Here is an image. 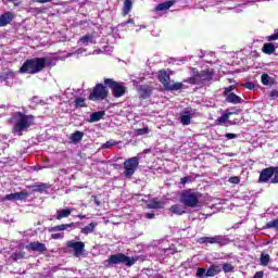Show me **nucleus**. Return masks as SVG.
I'll return each instance as SVG.
<instances>
[{
  "mask_svg": "<svg viewBox=\"0 0 278 278\" xmlns=\"http://www.w3.org/2000/svg\"><path fill=\"white\" fill-rule=\"evenodd\" d=\"M233 90H236V85H230L224 89V97H227L229 94H233Z\"/></svg>",
  "mask_w": 278,
  "mask_h": 278,
  "instance_id": "36",
  "label": "nucleus"
},
{
  "mask_svg": "<svg viewBox=\"0 0 278 278\" xmlns=\"http://www.w3.org/2000/svg\"><path fill=\"white\" fill-rule=\"evenodd\" d=\"M73 212V208H63L56 211V220H62V218H68V215Z\"/></svg>",
  "mask_w": 278,
  "mask_h": 278,
  "instance_id": "24",
  "label": "nucleus"
},
{
  "mask_svg": "<svg viewBox=\"0 0 278 278\" xmlns=\"http://www.w3.org/2000/svg\"><path fill=\"white\" fill-rule=\"evenodd\" d=\"M91 198L93 199V202L98 207L101 206V201H99V198L97 195H92Z\"/></svg>",
  "mask_w": 278,
  "mask_h": 278,
  "instance_id": "51",
  "label": "nucleus"
},
{
  "mask_svg": "<svg viewBox=\"0 0 278 278\" xmlns=\"http://www.w3.org/2000/svg\"><path fill=\"white\" fill-rule=\"evenodd\" d=\"M261 81H262L263 86H270V77L268 76V74L264 73L261 76Z\"/></svg>",
  "mask_w": 278,
  "mask_h": 278,
  "instance_id": "38",
  "label": "nucleus"
},
{
  "mask_svg": "<svg viewBox=\"0 0 278 278\" xmlns=\"http://www.w3.org/2000/svg\"><path fill=\"white\" fill-rule=\"evenodd\" d=\"M169 212L176 216H184V214H186V207L181 204H174L169 207Z\"/></svg>",
  "mask_w": 278,
  "mask_h": 278,
  "instance_id": "18",
  "label": "nucleus"
},
{
  "mask_svg": "<svg viewBox=\"0 0 278 278\" xmlns=\"http://www.w3.org/2000/svg\"><path fill=\"white\" fill-rule=\"evenodd\" d=\"M74 108H76V110L78 108H88V104H86V99L81 98V97H77L74 100Z\"/></svg>",
  "mask_w": 278,
  "mask_h": 278,
  "instance_id": "28",
  "label": "nucleus"
},
{
  "mask_svg": "<svg viewBox=\"0 0 278 278\" xmlns=\"http://www.w3.org/2000/svg\"><path fill=\"white\" fill-rule=\"evenodd\" d=\"M132 8H134V2H131V0H125L124 7H123V16H127V14L131 12Z\"/></svg>",
  "mask_w": 278,
  "mask_h": 278,
  "instance_id": "26",
  "label": "nucleus"
},
{
  "mask_svg": "<svg viewBox=\"0 0 278 278\" xmlns=\"http://www.w3.org/2000/svg\"><path fill=\"white\" fill-rule=\"evenodd\" d=\"M36 3H51V0H35Z\"/></svg>",
  "mask_w": 278,
  "mask_h": 278,
  "instance_id": "56",
  "label": "nucleus"
},
{
  "mask_svg": "<svg viewBox=\"0 0 278 278\" xmlns=\"http://www.w3.org/2000/svg\"><path fill=\"white\" fill-rule=\"evenodd\" d=\"M212 79H214V70L206 68L201 72H193V75L187 79V83L192 86H203V84H207Z\"/></svg>",
  "mask_w": 278,
  "mask_h": 278,
  "instance_id": "4",
  "label": "nucleus"
},
{
  "mask_svg": "<svg viewBox=\"0 0 278 278\" xmlns=\"http://www.w3.org/2000/svg\"><path fill=\"white\" fill-rule=\"evenodd\" d=\"M229 184H235V185H238L240 184V177L238 176H232L228 179Z\"/></svg>",
  "mask_w": 278,
  "mask_h": 278,
  "instance_id": "47",
  "label": "nucleus"
},
{
  "mask_svg": "<svg viewBox=\"0 0 278 278\" xmlns=\"http://www.w3.org/2000/svg\"><path fill=\"white\" fill-rule=\"evenodd\" d=\"M180 184H181L182 186H186V185L188 184V177H182V178L180 179Z\"/></svg>",
  "mask_w": 278,
  "mask_h": 278,
  "instance_id": "55",
  "label": "nucleus"
},
{
  "mask_svg": "<svg viewBox=\"0 0 278 278\" xmlns=\"http://www.w3.org/2000/svg\"><path fill=\"white\" fill-rule=\"evenodd\" d=\"M138 261V256H127L124 253H117L112 254L106 260L108 267L118 265V264H125L127 268H131L134 264Z\"/></svg>",
  "mask_w": 278,
  "mask_h": 278,
  "instance_id": "5",
  "label": "nucleus"
},
{
  "mask_svg": "<svg viewBox=\"0 0 278 278\" xmlns=\"http://www.w3.org/2000/svg\"><path fill=\"white\" fill-rule=\"evenodd\" d=\"M104 86L109 87V90L112 91V96L115 99H121L127 94V86L125 83L116 81L113 78H104Z\"/></svg>",
  "mask_w": 278,
  "mask_h": 278,
  "instance_id": "6",
  "label": "nucleus"
},
{
  "mask_svg": "<svg viewBox=\"0 0 278 278\" xmlns=\"http://www.w3.org/2000/svg\"><path fill=\"white\" fill-rule=\"evenodd\" d=\"M271 184H278V166L274 167V178L271 179Z\"/></svg>",
  "mask_w": 278,
  "mask_h": 278,
  "instance_id": "45",
  "label": "nucleus"
},
{
  "mask_svg": "<svg viewBox=\"0 0 278 278\" xmlns=\"http://www.w3.org/2000/svg\"><path fill=\"white\" fill-rule=\"evenodd\" d=\"M267 42H275V40H278V28L275 29L273 35H269L266 37Z\"/></svg>",
  "mask_w": 278,
  "mask_h": 278,
  "instance_id": "40",
  "label": "nucleus"
},
{
  "mask_svg": "<svg viewBox=\"0 0 278 278\" xmlns=\"http://www.w3.org/2000/svg\"><path fill=\"white\" fill-rule=\"evenodd\" d=\"M173 5H175V0L165 1L155 7V12H166V10H170Z\"/></svg>",
  "mask_w": 278,
  "mask_h": 278,
  "instance_id": "17",
  "label": "nucleus"
},
{
  "mask_svg": "<svg viewBox=\"0 0 278 278\" xmlns=\"http://www.w3.org/2000/svg\"><path fill=\"white\" fill-rule=\"evenodd\" d=\"M223 270L224 273H233V265H231L230 263H225L223 265Z\"/></svg>",
  "mask_w": 278,
  "mask_h": 278,
  "instance_id": "43",
  "label": "nucleus"
},
{
  "mask_svg": "<svg viewBox=\"0 0 278 278\" xmlns=\"http://www.w3.org/2000/svg\"><path fill=\"white\" fill-rule=\"evenodd\" d=\"M233 114H240V110L232 111V112H225L222 116H219L215 121V125H225L229 123V125H233V122L229 121V116H233Z\"/></svg>",
  "mask_w": 278,
  "mask_h": 278,
  "instance_id": "14",
  "label": "nucleus"
},
{
  "mask_svg": "<svg viewBox=\"0 0 278 278\" xmlns=\"http://www.w3.org/2000/svg\"><path fill=\"white\" fill-rule=\"evenodd\" d=\"M180 123L181 125H190L191 118H190V112L186 111L185 115L180 116Z\"/></svg>",
  "mask_w": 278,
  "mask_h": 278,
  "instance_id": "30",
  "label": "nucleus"
},
{
  "mask_svg": "<svg viewBox=\"0 0 278 278\" xmlns=\"http://www.w3.org/2000/svg\"><path fill=\"white\" fill-rule=\"evenodd\" d=\"M2 201H16V197L14 193L7 194L2 198Z\"/></svg>",
  "mask_w": 278,
  "mask_h": 278,
  "instance_id": "44",
  "label": "nucleus"
},
{
  "mask_svg": "<svg viewBox=\"0 0 278 278\" xmlns=\"http://www.w3.org/2000/svg\"><path fill=\"white\" fill-rule=\"evenodd\" d=\"M66 229V224H61V225H58V226H54V227H51L49 229V231H65Z\"/></svg>",
  "mask_w": 278,
  "mask_h": 278,
  "instance_id": "41",
  "label": "nucleus"
},
{
  "mask_svg": "<svg viewBox=\"0 0 278 278\" xmlns=\"http://www.w3.org/2000/svg\"><path fill=\"white\" fill-rule=\"evenodd\" d=\"M198 242L199 244H219L225 247V244H229V239L223 235H217L215 237H201Z\"/></svg>",
  "mask_w": 278,
  "mask_h": 278,
  "instance_id": "10",
  "label": "nucleus"
},
{
  "mask_svg": "<svg viewBox=\"0 0 278 278\" xmlns=\"http://www.w3.org/2000/svg\"><path fill=\"white\" fill-rule=\"evenodd\" d=\"M105 116V111H98L90 114L89 123H99Z\"/></svg>",
  "mask_w": 278,
  "mask_h": 278,
  "instance_id": "22",
  "label": "nucleus"
},
{
  "mask_svg": "<svg viewBox=\"0 0 278 278\" xmlns=\"http://www.w3.org/2000/svg\"><path fill=\"white\" fill-rule=\"evenodd\" d=\"M222 271L220 266L218 265H210V267L206 269L205 277H216Z\"/></svg>",
  "mask_w": 278,
  "mask_h": 278,
  "instance_id": "21",
  "label": "nucleus"
},
{
  "mask_svg": "<svg viewBox=\"0 0 278 278\" xmlns=\"http://www.w3.org/2000/svg\"><path fill=\"white\" fill-rule=\"evenodd\" d=\"M159 81L164 87V90H167V92L181 90V88H184V83L170 84V75L168 72H166V70H161L159 72Z\"/></svg>",
  "mask_w": 278,
  "mask_h": 278,
  "instance_id": "7",
  "label": "nucleus"
},
{
  "mask_svg": "<svg viewBox=\"0 0 278 278\" xmlns=\"http://www.w3.org/2000/svg\"><path fill=\"white\" fill-rule=\"evenodd\" d=\"M116 144H118V142L111 139L102 144V149H112V147H116Z\"/></svg>",
  "mask_w": 278,
  "mask_h": 278,
  "instance_id": "37",
  "label": "nucleus"
},
{
  "mask_svg": "<svg viewBox=\"0 0 278 278\" xmlns=\"http://www.w3.org/2000/svg\"><path fill=\"white\" fill-rule=\"evenodd\" d=\"M262 51L265 55H273V53L277 51V47H275V43L273 42H266L263 45Z\"/></svg>",
  "mask_w": 278,
  "mask_h": 278,
  "instance_id": "20",
  "label": "nucleus"
},
{
  "mask_svg": "<svg viewBox=\"0 0 278 278\" xmlns=\"http://www.w3.org/2000/svg\"><path fill=\"white\" fill-rule=\"evenodd\" d=\"M71 142H73L74 144H77V142H81V140H84V132L76 130L75 132H73L70 137Z\"/></svg>",
  "mask_w": 278,
  "mask_h": 278,
  "instance_id": "23",
  "label": "nucleus"
},
{
  "mask_svg": "<svg viewBox=\"0 0 278 278\" xmlns=\"http://www.w3.org/2000/svg\"><path fill=\"white\" fill-rule=\"evenodd\" d=\"M146 218L153 219V218H155V214H153V213H146Z\"/></svg>",
  "mask_w": 278,
  "mask_h": 278,
  "instance_id": "54",
  "label": "nucleus"
},
{
  "mask_svg": "<svg viewBox=\"0 0 278 278\" xmlns=\"http://www.w3.org/2000/svg\"><path fill=\"white\" fill-rule=\"evenodd\" d=\"M179 201L185 207H201V192L194 189H185L180 193Z\"/></svg>",
  "mask_w": 278,
  "mask_h": 278,
  "instance_id": "3",
  "label": "nucleus"
},
{
  "mask_svg": "<svg viewBox=\"0 0 278 278\" xmlns=\"http://www.w3.org/2000/svg\"><path fill=\"white\" fill-rule=\"evenodd\" d=\"M108 85H103L101 83L96 84L89 93V101H104L110 96V90L108 89Z\"/></svg>",
  "mask_w": 278,
  "mask_h": 278,
  "instance_id": "8",
  "label": "nucleus"
},
{
  "mask_svg": "<svg viewBox=\"0 0 278 278\" xmlns=\"http://www.w3.org/2000/svg\"><path fill=\"white\" fill-rule=\"evenodd\" d=\"M207 274V269L203 268V267H199L195 274V277L198 278H207L205 277V275Z\"/></svg>",
  "mask_w": 278,
  "mask_h": 278,
  "instance_id": "39",
  "label": "nucleus"
},
{
  "mask_svg": "<svg viewBox=\"0 0 278 278\" xmlns=\"http://www.w3.org/2000/svg\"><path fill=\"white\" fill-rule=\"evenodd\" d=\"M51 238L53 240H60V239L64 238V235H62V233H52Z\"/></svg>",
  "mask_w": 278,
  "mask_h": 278,
  "instance_id": "49",
  "label": "nucleus"
},
{
  "mask_svg": "<svg viewBox=\"0 0 278 278\" xmlns=\"http://www.w3.org/2000/svg\"><path fill=\"white\" fill-rule=\"evenodd\" d=\"M264 229H275V231H278V219L267 222Z\"/></svg>",
  "mask_w": 278,
  "mask_h": 278,
  "instance_id": "31",
  "label": "nucleus"
},
{
  "mask_svg": "<svg viewBox=\"0 0 278 278\" xmlns=\"http://www.w3.org/2000/svg\"><path fill=\"white\" fill-rule=\"evenodd\" d=\"M268 264H270V255L261 254V266H268Z\"/></svg>",
  "mask_w": 278,
  "mask_h": 278,
  "instance_id": "34",
  "label": "nucleus"
},
{
  "mask_svg": "<svg viewBox=\"0 0 278 278\" xmlns=\"http://www.w3.org/2000/svg\"><path fill=\"white\" fill-rule=\"evenodd\" d=\"M13 128L12 134L16 136H23V131H27L29 127L34 125L36 117L34 115H27L21 111L16 112L13 116Z\"/></svg>",
  "mask_w": 278,
  "mask_h": 278,
  "instance_id": "1",
  "label": "nucleus"
},
{
  "mask_svg": "<svg viewBox=\"0 0 278 278\" xmlns=\"http://www.w3.org/2000/svg\"><path fill=\"white\" fill-rule=\"evenodd\" d=\"M127 23H134V20H132V18H129V20L127 21Z\"/></svg>",
  "mask_w": 278,
  "mask_h": 278,
  "instance_id": "58",
  "label": "nucleus"
},
{
  "mask_svg": "<svg viewBox=\"0 0 278 278\" xmlns=\"http://www.w3.org/2000/svg\"><path fill=\"white\" fill-rule=\"evenodd\" d=\"M151 130L149 127L138 128L136 129L137 136H144L146 134H149Z\"/></svg>",
  "mask_w": 278,
  "mask_h": 278,
  "instance_id": "42",
  "label": "nucleus"
},
{
  "mask_svg": "<svg viewBox=\"0 0 278 278\" xmlns=\"http://www.w3.org/2000/svg\"><path fill=\"white\" fill-rule=\"evenodd\" d=\"M27 251H36L37 253H45L47 245L40 241H33L26 245Z\"/></svg>",
  "mask_w": 278,
  "mask_h": 278,
  "instance_id": "15",
  "label": "nucleus"
},
{
  "mask_svg": "<svg viewBox=\"0 0 278 278\" xmlns=\"http://www.w3.org/2000/svg\"><path fill=\"white\" fill-rule=\"evenodd\" d=\"M67 248L74 250L75 257H79L86 251V243L84 241H67Z\"/></svg>",
  "mask_w": 278,
  "mask_h": 278,
  "instance_id": "11",
  "label": "nucleus"
},
{
  "mask_svg": "<svg viewBox=\"0 0 278 278\" xmlns=\"http://www.w3.org/2000/svg\"><path fill=\"white\" fill-rule=\"evenodd\" d=\"M10 260L17 262L18 260H25V251H16L11 254Z\"/></svg>",
  "mask_w": 278,
  "mask_h": 278,
  "instance_id": "29",
  "label": "nucleus"
},
{
  "mask_svg": "<svg viewBox=\"0 0 278 278\" xmlns=\"http://www.w3.org/2000/svg\"><path fill=\"white\" fill-rule=\"evenodd\" d=\"M270 99H278V91L277 90H271L269 93Z\"/></svg>",
  "mask_w": 278,
  "mask_h": 278,
  "instance_id": "50",
  "label": "nucleus"
},
{
  "mask_svg": "<svg viewBox=\"0 0 278 278\" xmlns=\"http://www.w3.org/2000/svg\"><path fill=\"white\" fill-rule=\"evenodd\" d=\"M13 20L14 15L12 14V12H4L2 15H0V27H5L7 25H10Z\"/></svg>",
  "mask_w": 278,
  "mask_h": 278,
  "instance_id": "16",
  "label": "nucleus"
},
{
  "mask_svg": "<svg viewBox=\"0 0 278 278\" xmlns=\"http://www.w3.org/2000/svg\"><path fill=\"white\" fill-rule=\"evenodd\" d=\"M15 201H24L27 197H29L28 192L21 191V192H15Z\"/></svg>",
  "mask_w": 278,
  "mask_h": 278,
  "instance_id": "35",
  "label": "nucleus"
},
{
  "mask_svg": "<svg viewBox=\"0 0 278 278\" xmlns=\"http://www.w3.org/2000/svg\"><path fill=\"white\" fill-rule=\"evenodd\" d=\"M273 175H275V166L264 168L260 173V177H258L260 184H266L273 178Z\"/></svg>",
  "mask_w": 278,
  "mask_h": 278,
  "instance_id": "12",
  "label": "nucleus"
},
{
  "mask_svg": "<svg viewBox=\"0 0 278 278\" xmlns=\"http://www.w3.org/2000/svg\"><path fill=\"white\" fill-rule=\"evenodd\" d=\"M226 98V103H231L232 105H238L242 103V99L236 93H229L228 96H224Z\"/></svg>",
  "mask_w": 278,
  "mask_h": 278,
  "instance_id": "19",
  "label": "nucleus"
},
{
  "mask_svg": "<svg viewBox=\"0 0 278 278\" xmlns=\"http://www.w3.org/2000/svg\"><path fill=\"white\" fill-rule=\"evenodd\" d=\"M242 86H243V88H247L248 90H254L255 89V84H253L251 81H247Z\"/></svg>",
  "mask_w": 278,
  "mask_h": 278,
  "instance_id": "46",
  "label": "nucleus"
},
{
  "mask_svg": "<svg viewBox=\"0 0 278 278\" xmlns=\"http://www.w3.org/2000/svg\"><path fill=\"white\" fill-rule=\"evenodd\" d=\"M94 36L87 34L83 37H80L79 42H81L83 45H88V42H92Z\"/></svg>",
  "mask_w": 278,
  "mask_h": 278,
  "instance_id": "33",
  "label": "nucleus"
},
{
  "mask_svg": "<svg viewBox=\"0 0 278 278\" xmlns=\"http://www.w3.org/2000/svg\"><path fill=\"white\" fill-rule=\"evenodd\" d=\"M34 192H45V190H49V185L45 182H40L31 186Z\"/></svg>",
  "mask_w": 278,
  "mask_h": 278,
  "instance_id": "27",
  "label": "nucleus"
},
{
  "mask_svg": "<svg viewBox=\"0 0 278 278\" xmlns=\"http://www.w3.org/2000/svg\"><path fill=\"white\" fill-rule=\"evenodd\" d=\"M75 223L65 224V229H75Z\"/></svg>",
  "mask_w": 278,
  "mask_h": 278,
  "instance_id": "53",
  "label": "nucleus"
},
{
  "mask_svg": "<svg viewBox=\"0 0 278 278\" xmlns=\"http://www.w3.org/2000/svg\"><path fill=\"white\" fill-rule=\"evenodd\" d=\"M252 278H264V271H256Z\"/></svg>",
  "mask_w": 278,
  "mask_h": 278,
  "instance_id": "52",
  "label": "nucleus"
},
{
  "mask_svg": "<svg viewBox=\"0 0 278 278\" xmlns=\"http://www.w3.org/2000/svg\"><path fill=\"white\" fill-rule=\"evenodd\" d=\"M148 210H160L162 208V202L160 201H151L148 205H147Z\"/></svg>",
  "mask_w": 278,
  "mask_h": 278,
  "instance_id": "32",
  "label": "nucleus"
},
{
  "mask_svg": "<svg viewBox=\"0 0 278 278\" xmlns=\"http://www.w3.org/2000/svg\"><path fill=\"white\" fill-rule=\"evenodd\" d=\"M153 86L150 85H140L138 87V92H139V97L140 99H150L151 96L153 94Z\"/></svg>",
  "mask_w": 278,
  "mask_h": 278,
  "instance_id": "13",
  "label": "nucleus"
},
{
  "mask_svg": "<svg viewBox=\"0 0 278 278\" xmlns=\"http://www.w3.org/2000/svg\"><path fill=\"white\" fill-rule=\"evenodd\" d=\"M225 138H227L228 140H233V138H238V135L233 132H228L225 135Z\"/></svg>",
  "mask_w": 278,
  "mask_h": 278,
  "instance_id": "48",
  "label": "nucleus"
},
{
  "mask_svg": "<svg viewBox=\"0 0 278 278\" xmlns=\"http://www.w3.org/2000/svg\"><path fill=\"white\" fill-rule=\"evenodd\" d=\"M78 218H80V220H84V218H86V215H78Z\"/></svg>",
  "mask_w": 278,
  "mask_h": 278,
  "instance_id": "57",
  "label": "nucleus"
},
{
  "mask_svg": "<svg viewBox=\"0 0 278 278\" xmlns=\"http://www.w3.org/2000/svg\"><path fill=\"white\" fill-rule=\"evenodd\" d=\"M47 68V58L27 59L20 68L22 75H36Z\"/></svg>",
  "mask_w": 278,
  "mask_h": 278,
  "instance_id": "2",
  "label": "nucleus"
},
{
  "mask_svg": "<svg viewBox=\"0 0 278 278\" xmlns=\"http://www.w3.org/2000/svg\"><path fill=\"white\" fill-rule=\"evenodd\" d=\"M140 166V159L138 156H132L124 161V175L127 179L134 177L136 170Z\"/></svg>",
  "mask_w": 278,
  "mask_h": 278,
  "instance_id": "9",
  "label": "nucleus"
},
{
  "mask_svg": "<svg viewBox=\"0 0 278 278\" xmlns=\"http://www.w3.org/2000/svg\"><path fill=\"white\" fill-rule=\"evenodd\" d=\"M97 222H91L89 225L81 228L80 233L88 236V233H92L94 229H97Z\"/></svg>",
  "mask_w": 278,
  "mask_h": 278,
  "instance_id": "25",
  "label": "nucleus"
}]
</instances>
